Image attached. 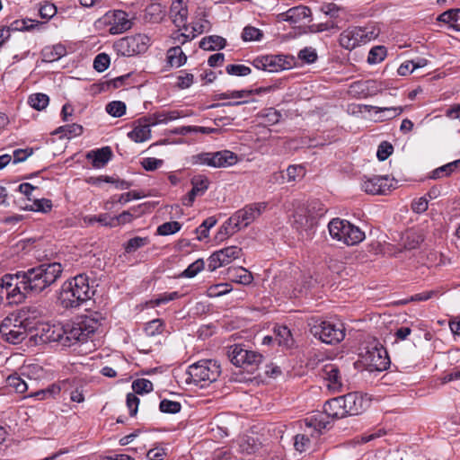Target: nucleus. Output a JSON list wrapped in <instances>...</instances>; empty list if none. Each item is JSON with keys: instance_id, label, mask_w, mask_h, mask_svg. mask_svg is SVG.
Listing matches in <instances>:
<instances>
[{"instance_id": "nucleus-1", "label": "nucleus", "mask_w": 460, "mask_h": 460, "mask_svg": "<svg viewBox=\"0 0 460 460\" xmlns=\"http://www.w3.org/2000/svg\"><path fill=\"white\" fill-rule=\"evenodd\" d=\"M63 272V267L59 262L42 263L27 270L16 272L17 293L22 290L26 295H37L53 285Z\"/></svg>"}, {"instance_id": "nucleus-2", "label": "nucleus", "mask_w": 460, "mask_h": 460, "mask_svg": "<svg viewBox=\"0 0 460 460\" xmlns=\"http://www.w3.org/2000/svg\"><path fill=\"white\" fill-rule=\"evenodd\" d=\"M104 318L95 312L89 315L82 316L77 323L66 324L65 327H49V335L46 341H57L64 346H71L75 342L86 341L91 334H93L102 324Z\"/></svg>"}, {"instance_id": "nucleus-3", "label": "nucleus", "mask_w": 460, "mask_h": 460, "mask_svg": "<svg viewBox=\"0 0 460 460\" xmlns=\"http://www.w3.org/2000/svg\"><path fill=\"white\" fill-rule=\"evenodd\" d=\"M93 294L88 277L79 274L63 283L59 300L64 308H76L89 300Z\"/></svg>"}, {"instance_id": "nucleus-4", "label": "nucleus", "mask_w": 460, "mask_h": 460, "mask_svg": "<svg viewBox=\"0 0 460 460\" xmlns=\"http://www.w3.org/2000/svg\"><path fill=\"white\" fill-rule=\"evenodd\" d=\"M29 313V308H22L10 314L2 321L0 333L6 341L18 344L25 340L28 331L32 328Z\"/></svg>"}, {"instance_id": "nucleus-5", "label": "nucleus", "mask_w": 460, "mask_h": 460, "mask_svg": "<svg viewBox=\"0 0 460 460\" xmlns=\"http://www.w3.org/2000/svg\"><path fill=\"white\" fill-rule=\"evenodd\" d=\"M220 373V365L216 360L202 359L188 367L187 382L205 387L217 381Z\"/></svg>"}, {"instance_id": "nucleus-6", "label": "nucleus", "mask_w": 460, "mask_h": 460, "mask_svg": "<svg viewBox=\"0 0 460 460\" xmlns=\"http://www.w3.org/2000/svg\"><path fill=\"white\" fill-rule=\"evenodd\" d=\"M310 332L321 341L327 344H337L345 338V328L341 322L312 319Z\"/></svg>"}, {"instance_id": "nucleus-7", "label": "nucleus", "mask_w": 460, "mask_h": 460, "mask_svg": "<svg viewBox=\"0 0 460 460\" xmlns=\"http://www.w3.org/2000/svg\"><path fill=\"white\" fill-rule=\"evenodd\" d=\"M328 229L332 239L347 245H356L365 239V233L359 227L338 217L330 221Z\"/></svg>"}, {"instance_id": "nucleus-8", "label": "nucleus", "mask_w": 460, "mask_h": 460, "mask_svg": "<svg viewBox=\"0 0 460 460\" xmlns=\"http://www.w3.org/2000/svg\"><path fill=\"white\" fill-rule=\"evenodd\" d=\"M237 162V155L229 150L202 152L190 157L192 165H207L213 168L229 167Z\"/></svg>"}, {"instance_id": "nucleus-9", "label": "nucleus", "mask_w": 460, "mask_h": 460, "mask_svg": "<svg viewBox=\"0 0 460 460\" xmlns=\"http://www.w3.org/2000/svg\"><path fill=\"white\" fill-rule=\"evenodd\" d=\"M267 206L266 202L252 203L236 211L227 221V226L232 227L230 234H233L252 224L265 211Z\"/></svg>"}, {"instance_id": "nucleus-10", "label": "nucleus", "mask_w": 460, "mask_h": 460, "mask_svg": "<svg viewBox=\"0 0 460 460\" xmlns=\"http://www.w3.org/2000/svg\"><path fill=\"white\" fill-rule=\"evenodd\" d=\"M150 45V39L146 34H136L118 40L113 48L119 55L132 57L145 53Z\"/></svg>"}, {"instance_id": "nucleus-11", "label": "nucleus", "mask_w": 460, "mask_h": 460, "mask_svg": "<svg viewBox=\"0 0 460 460\" xmlns=\"http://www.w3.org/2000/svg\"><path fill=\"white\" fill-rule=\"evenodd\" d=\"M376 37V34L375 31H368L367 28L351 27L341 33L339 42L343 49L352 50L362 44H366Z\"/></svg>"}, {"instance_id": "nucleus-12", "label": "nucleus", "mask_w": 460, "mask_h": 460, "mask_svg": "<svg viewBox=\"0 0 460 460\" xmlns=\"http://www.w3.org/2000/svg\"><path fill=\"white\" fill-rule=\"evenodd\" d=\"M104 22L110 25L111 34H120L132 28L133 21L128 14L122 10L110 11L105 13Z\"/></svg>"}, {"instance_id": "nucleus-13", "label": "nucleus", "mask_w": 460, "mask_h": 460, "mask_svg": "<svg viewBox=\"0 0 460 460\" xmlns=\"http://www.w3.org/2000/svg\"><path fill=\"white\" fill-rule=\"evenodd\" d=\"M341 397L346 417L359 415L369 407V400L358 392L349 393Z\"/></svg>"}, {"instance_id": "nucleus-14", "label": "nucleus", "mask_w": 460, "mask_h": 460, "mask_svg": "<svg viewBox=\"0 0 460 460\" xmlns=\"http://www.w3.org/2000/svg\"><path fill=\"white\" fill-rule=\"evenodd\" d=\"M314 217L305 209H298L294 214L293 227L302 240L311 239L314 233Z\"/></svg>"}, {"instance_id": "nucleus-15", "label": "nucleus", "mask_w": 460, "mask_h": 460, "mask_svg": "<svg viewBox=\"0 0 460 460\" xmlns=\"http://www.w3.org/2000/svg\"><path fill=\"white\" fill-rule=\"evenodd\" d=\"M391 184L387 176L371 175L363 176L361 189L367 194H384L389 190Z\"/></svg>"}, {"instance_id": "nucleus-16", "label": "nucleus", "mask_w": 460, "mask_h": 460, "mask_svg": "<svg viewBox=\"0 0 460 460\" xmlns=\"http://www.w3.org/2000/svg\"><path fill=\"white\" fill-rule=\"evenodd\" d=\"M322 378L326 382L328 389L332 393L342 391V378L339 367L332 363L325 364L320 373Z\"/></svg>"}, {"instance_id": "nucleus-17", "label": "nucleus", "mask_w": 460, "mask_h": 460, "mask_svg": "<svg viewBox=\"0 0 460 460\" xmlns=\"http://www.w3.org/2000/svg\"><path fill=\"white\" fill-rule=\"evenodd\" d=\"M17 285V276L15 274H5L0 279V288L3 293L5 290V296L11 303H21L25 298V293L22 290L17 293L15 287Z\"/></svg>"}, {"instance_id": "nucleus-18", "label": "nucleus", "mask_w": 460, "mask_h": 460, "mask_svg": "<svg viewBox=\"0 0 460 460\" xmlns=\"http://www.w3.org/2000/svg\"><path fill=\"white\" fill-rule=\"evenodd\" d=\"M253 65L258 69L268 72H278L288 68L282 56H265L258 58L253 61Z\"/></svg>"}, {"instance_id": "nucleus-19", "label": "nucleus", "mask_w": 460, "mask_h": 460, "mask_svg": "<svg viewBox=\"0 0 460 460\" xmlns=\"http://www.w3.org/2000/svg\"><path fill=\"white\" fill-rule=\"evenodd\" d=\"M87 160L92 162L94 168H102L112 157V151L110 146L89 151L85 155Z\"/></svg>"}, {"instance_id": "nucleus-20", "label": "nucleus", "mask_w": 460, "mask_h": 460, "mask_svg": "<svg viewBox=\"0 0 460 460\" xmlns=\"http://www.w3.org/2000/svg\"><path fill=\"white\" fill-rule=\"evenodd\" d=\"M170 12L175 26L179 28L182 27L187 31L189 28L185 23L188 17V10L183 1H172Z\"/></svg>"}, {"instance_id": "nucleus-21", "label": "nucleus", "mask_w": 460, "mask_h": 460, "mask_svg": "<svg viewBox=\"0 0 460 460\" xmlns=\"http://www.w3.org/2000/svg\"><path fill=\"white\" fill-rule=\"evenodd\" d=\"M327 417L324 412H318L304 420L305 426L309 429L312 437H317L322 429L327 428L329 421L325 420Z\"/></svg>"}, {"instance_id": "nucleus-22", "label": "nucleus", "mask_w": 460, "mask_h": 460, "mask_svg": "<svg viewBox=\"0 0 460 460\" xmlns=\"http://www.w3.org/2000/svg\"><path fill=\"white\" fill-rule=\"evenodd\" d=\"M280 15L283 21L296 24L301 22L305 18L311 17L312 12L307 6L298 5L288 9Z\"/></svg>"}, {"instance_id": "nucleus-23", "label": "nucleus", "mask_w": 460, "mask_h": 460, "mask_svg": "<svg viewBox=\"0 0 460 460\" xmlns=\"http://www.w3.org/2000/svg\"><path fill=\"white\" fill-rule=\"evenodd\" d=\"M69 385V380H63L58 384H52L45 389L38 390L34 393H31L28 397H33L37 400H45L53 398L58 395L62 389H66Z\"/></svg>"}, {"instance_id": "nucleus-24", "label": "nucleus", "mask_w": 460, "mask_h": 460, "mask_svg": "<svg viewBox=\"0 0 460 460\" xmlns=\"http://www.w3.org/2000/svg\"><path fill=\"white\" fill-rule=\"evenodd\" d=\"M166 15V6L160 3H152L145 9L144 20L150 23L161 22Z\"/></svg>"}, {"instance_id": "nucleus-25", "label": "nucleus", "mask_w": 460, "mask_h": 460, "mask_svg": "<svg viewBox=\"0 0 460 460\" xmlns=\"http://www.w3.org/2000/svg\"><path fill=\"white\" fill-rule=\"evenodd\" d=\"M367 359L369 365L377 371L386 369L389 365V358L385 349L375 348L372 351H368Z\"/></svg>"}, {"instance_id": "nucleus-26", "label": "nucleus", "mask_w": 460, "mask_h": 460, "mask_svg": "<svg viewBox=\"0 0 460 460\" xmlns=\"http://www.w3.org/2000/svg\"><path fill=\"white\" fill-rule=\"evenodd\" d=\"M323 412L332 419H341L346 417L342 397H335L327 401L323 406Z\"/></svg>"}, {"instance_id": "nucleus-27", "label": "nucleus", "mask_w": 460, "mask_h": 460, "mask_svg": "<svg viewBox=\"0 0 460 460\" xmlns=\"http://www.w3.org/2000/svg\"><path fill=\"white\" fill-rule=\"evenodd\" d=\"M187 61V56L180 46L170 48L166 51V64L169 67H181Z\"/></svg>"}, {"instance_id": "nucleus-28", "label": "nucleus", "mask_w": 460, "mask_h": 460, "mask_svg": "<svg viewBox=\"0 0 460 460\" xmlns=\"http://www.w3.org/2000/svg\"><path fill=\"white\" fill-rule=\"evenodd\" d=\"M402 240L404 250H414L424 241V234L421 230L411 229L403 234Z\"/></svg>"}, {"instance_id": "nucleus-29", "label": "nucleus", "mask_w": 460, "mask_h": 460, "mask_svg": "<svg viewBox=\"0 0 460 460\" xmlns=\"http://www.w3.org/2000/svg\"><path fill=\"white\" fill-rule=\"evenodd\" d=\"M437 21L447 24L454 31H460V8L445 11L438 16Z\"/></svg>"}, {"instance_id": "nucleus-30", "label": "nucleus", "mask_w": 460, "mask_h": 460, "mask_svg": "<svg viewBox=\"0 0 460 460\" xmlns=\"http://www.w3.org/2000/svg\"><path fill=\"white\" fill-rule=\"evenodd\" d=\"M128 137L136 143H142L151 137V129L139 119L137 125L128 133Z\"/></svg>"}, {"instance_id": "nucleus-31", "label": "nucleus", "mask_w": 460, "mask_h": 460, "mask_svg": "<svg viewBox=\"0 0 460 460\" xmlns=\"http://www.w3.org/2000/svg\"><path fill=\"white\" fill-rule=\"evenodd\" d=\"M247 355L248 349H244L243 346L239 344L231 346L228 349V357L230 361L236 367H243L245 366Z\"/></svg>"}, {"instance_id": "nucleus-32", "label": "nucleus", "mask_w": 460, "mask_h": 460, "mask_svg": "<svg viewBox=\"0 0 460 460\" xmlns=\"http://www.w3.org/2000/svg\"><path fill=\"white\" fill-rule=\"evenodd\" d=\"M228 275L231 280L243 285H249L253 279L252 273L243 267L229 269Z\"/></svg>"}, {"instance_id": "nucleus-33", "label": "nucleus", "mask_w": 460, "mask_h": 460, "mask_svg": "<svg viewBox=\"0 0 460 460\" xmlns=\"http://www.w3.org/2000/svg\"><path fill=\"white\" fill-rule=\"evenodd\" d=\"M226 45V39L217 35L205 37L199 42V48L208 51L215 50L216 49H224Z\"/></svg>"}, {"instance_id": "nucleus-34", "label": "nucleus", "mask_w": 460, "mask_h": 460, "mask_svg": "<svg viewBox=\"0 0 460 460\" xmlns=\"http://www.w3.org/2000/svg\"><path fill=\"white\" fill-rule=\"evenodd\" d=\"M66 53V48L60 44L46 47L42 50L43 61L54 62L65 56Z\"/></svg>"}, {"instance_id": "nucleus-35", "label": "nucleus", "mask_w": 460, "mask_h": 460, "mask_svg": "<svg viewBox=\"0 0 460 460\" xmlns=\"http://www.w3.org/2000/svg\"><path fill=\"white\" fill-rule=\"evenodd\" d=\"M270 89V88H259L255 91L252 90H240V91H228L226 93H221L215 95L216 100H226L229 98L234 99H241L243 97L250 96L253 93V92H256L257 93H260L261 92H267Z\"/></svg>"}, {"instance_id": "nucleus-36", "label": "nucleus", "mask_w": 460, "mask_h": 460, "mask_svg": "<svg viewBox=\"0 0 460 460\" xmlns=\"http://www.w3.org/2000/svg\"><path fill=\"white\" fill-rule=\"evenodd\" d=\"M42 23L31 20V19H21V20H15L12 22L8 26H5L8 31H30L39 25H41Z\"/></svg>"}, {"instance_id": "nucleus-37", "label": "nucleus", "mask_w": 460, "mask_h": 460, "mask_svg": "<svg viewBox=\"0 0 460 460\" xmlns=\"http://www.w3.org/2000/svg\"><path fill=\"white\" fill-rule=\"evenodd\" d=\"M8 387L13 389L14 392L23 394L28 390V385L18 374L14 373L6 378Z\"/></svg>"}, {"instance_id": "nucleus-38", "label": "nucleus", "mask_w": 460, "mask_h": 460, "mask_svg": "<svg viewBox=\"0 0 460 460\" xmlns=\"http://www.w3.org/2000/svg\"><path fill=\"white\" fill-rule=\"evenodd\" d=\"M191 194L201 196L208 189L209 181L207 177L199 175L191 179Z\"/></svg>"}, {"instance_id": "nucleus-39", "label": "nucleus", "mask_w": 460, "mask_h": 460, "mask_svg": "<svg viewBox=\"0 0 460 460\" xmlns=\"http://www.w3.org/2000/svg\"><path fill=\"white\" fill-rule=\"evenodd\" d=\"M460 166V159L456 160L454 162L448 163L443 166H440L435 169L431 172L432 179H439L443 176L450 175L454 171H456Z\"/></svg>"}, {"instance_id": "nucleus-40", "label": "nucleus", "mask_w": 460, "mask_h": 460, "mask_svg": "<svg viewBox=\"0 0 460 460\" xmlns=\"http://www.w3.org/2000/svg\"><path fill=\"white\" fill-rule=\"evenodd\" d=\"M275 333L279 345L290 347L293 344L291 332L287 326H278L275 328Z\"/></svg>"}, {"instance_id": "nucleus-41", "label": "nucleus", "mask_w": 460, "mask_h": 460, "mask_svg": "<svg viewBox=\"0 0 460 460\" xmlns=\"http://www.w3.org/2000/svg\"><path fill=\"white\" fill-rule=\"evenodd\" d=\"M225 265L231 263L242 254V249L237 246H229L218 251Z\"/></svg>"}, {"instance_id": "nucleus-42", "label": "nucleus", "mask_w": 460, "mask_h": 460, "mask_svg": "<svg viewBox=\"0 0 460 460\" xmlns=\"http://www.w3.org/2000/svg\"><path fill=\"white\" fill-rule=\"evenodd\" d=\"M29 104L37 111L45 109L49 102V98L45 93H33L29 97Z\"/></svg>"}, {"instance_id": "nucleus-43", "label": "nucleus", "mask_w": 460, "mask_h": 460, "mask_svg": "<svg viewBox=\"0 0 460 460\" xmlns=\"http://www.w3.org/2000/svg\"><path fill=\"white\" fill-rule=\"evenodd\" d=\"M56 133H61L64 137L72 138L83 133V127L75 123L61 126L57 129Z\"/></svg>"}, {"instance_id": "nucleus-44", "label": "nucleus", "mask_w": 460, "mask_h": 460, "mask_svg": "<svg viewBox=\"0 0 460 460\" xmlns=\"http://www.w3.org/2000/svg\"><path fill=\"white\" fill-rule=\"evenodd\" d=\"M375 113H384L383 119H392L399 116L404 110L403 107H372Z\"/></svg>"}, {"instance_id": "nucleus-45", "label": "nucleus", "mask_w": 460, "mask_h": 460, "mask_svg": "<svg viewBox=\"0 0 460 460\" xmlns=\"http://www.w3.org/2000/svg\"><path fill=\"white\" fill-rule=\"evenodd\" d=\"M386 57V49L384 46H376L368 53L367 62L371 65L378 64Z\"/></svg>"}, {"instance_id": "nucleus-46", "label": "nucleus", "mask_w": 460, "mask_h": 460, "mask_svg": "<svg viewBox=\"0 0 460 460\" xmlns=\"http://www.w3.org/2000/svg\"><path fill=\"white\" fill-rule=\"evenodd\" d=\"M105 110L111 116L119 118L126 112V104L120 101H113L106 105Z\"/></svg>"}, {"instance_id": "nucleus-47", "label": "nucleus", "mask_w": 460, "mask_h": 460, "mask_svg": "<svg viewBox=\"0 0 460 460\" xmlns=\"http://www.w3.org/2000/svg\"><path fill=\"white\" fill-rule=\"evenodd\" d=\"M262 355L260 353H257L252 350H248V355L246 357L245 360V366H243V368H246L247 371H253L255 370L259 365L262 362Z\"/></svg>"}, {"instance_id": "nucleus-48", "label": "nucleus", "mask_w": 460, "mask_h": 460, "mask_svg": "<svg viewBox=\"0 0 460 460\" xmlns=\"http://www.w3.org/2000/svg\"><path fill=\"white\" fill-rule=\"evenodd\" d=\"M205 267V262L202 259H198L191 264L188 266L186 270H184L180 275L182 278H193L199 272H200Z\"/></svg>"}, {"instance_id": "nucleus-49", "label": "nucleus", "mask_w": 460, "mask_h": 460, "mask_svg": "<svg viewBox=\"0 0 460 460\" xmlns=\"http://www.w3.org/2000/svg\"><path fill=\"white\" fill-rule=\"evenodd\" d=\"M181 225L178 221L165 222L157 227V234L169 235L181 230Z\"/></svg>"}, {"instance_id": "nucleus-50", "label": "nucleus", "mask_w": 460, "mask_h": 460, "mask_svg": "<svg viewBox=\"0 0 460 460\" xmlns=\"http://www.w3.org/2000/svg\"><path fill=\"white\" fill-rule=\"evenodd\" d=\"M217 224V219L214 217H209L205 219L202 224L196 229L198 240L201 241L208 236V232L211 227Z\"/></svg>"}, {"instance_id": "nucleus-51", "label": "nucleus", "mask_w": 460, "mask_h": 460, "mask_svg": "<svg viewBox=\"0 0 460 460\" xmlns=\"http://www.w3.org/2000/svg\"><path fill=\"white\" fill-rule=\"evenodd\" d=\"M159 409L164 413L175 414L181 411V404L176 401L164 399L160 402Z\"/></svg>"}, {"instance_id": "nucleus-52", "label": "nucleus", "mask_w": 460, "mask_h": 460, "mask_svg": "<svg viewBox=\"0 0 460 460\" xmlns=\"http://www.w3.org/2000/svg\"><path fill=\"white\" fill-rule=\"evenodd\" d=\"M144 331L149 337L160 334L164 331V323L161 319L152 320L146 324Z\"/></svg>"}, {"instance_id": "nucleus-53", "label": "nucleus", "mask_w": 460, "mask_h": 460, "mask_svg": "<svg viewBox=\"0 0 460 460\" xmlns=\"http://www.w3.org/2000/svg\"><path fill=\"white\" fill-rule=\"evenodd\" d=\"M132 389L135 394H143L153 390V384L148 379H137L132 383Z\"/></svg>"}, {"instance_id": "nucleus-54", "label": "nucleus", "mask_w": 460, "mask_h": 460, "mask_svg": "<svg viewBox=\"0 0 460 460\" xmlns=\"http://www.w3.org/2000/svg\"><path fill=\"white\" fill-rule=\"evenodd\" d=\"M181 117V112L179 111H163L155 113V119L158 120V123H167L168 121H172Z\"/></svg>"}, {"instance_id": "nucleus-55", "label": "nucleus", "mask_w": 460, "mask_h": 460, "mask_svg": "<svg viewBox=\"0 0 460 460\" xmlns=\"http://www.w3.org/2000/svg\"><path fill=\"white\" fill-rule=\"evenodd\" d=\"M262 35L263 34L260 29L252 26H246L243 31L242 39L244 41L260 40Z\"/></svg>"}, {"instance_id": "nucleus-56", "label": "nucleus", "mask_w": 460, "mask_h": 460, "mask_svg": "<svg viewBox=\"0 0 460 460\" xmlns=\"http://www.w3.org/2000/svg\"><path fill=\"white\" fill-rule=\"evenodd\" d=\"M111 63V59L108 54L100 53L98 54L93 60V68L98 72L105 71Z\"/></svg>"}, {"instance_id": "nucleus-57", "label": "nucleus", "mask_w": 460, "mask_h": 460, "mask_svg": "<svg viewBox=\"0 0 460 460\" xmlns=\"http://www.w3.org/2000/svg\"><path fill=\"white\" fill-rule=\"evenodd\" d=\"M149 243V240L147 237H139L136 236L134 238H131L128 241L125 250L127 252H132L137 250L138 248H141L145 245H146Z\"/></svg>"}, {"instance_id": "nucleus-58", "label": "nucleus", "mask_w": 460, "mask_h": 460, "mask_svg": "<svg viewBox=\"0 0 460 460\" xmlns=\"http://www.w3.org/2000/svg\"><path fill=\"white\" fill-rule=\"evenodd\" d=\"M226 71L228 75H237V76H245L251 74V68L244 65H235L231 64L226 66Z\"/></svg>"}, {"instance_id": "nucleus-59", "label": "nucleus", "mask_w": 460, "mask_h": 460, "mask_svg": "<svg viewBox=\"0 0 460 460\" xmlns=\"http://www.w3.org/2000/svg\"><path fill=\"white\" fill-rule=\"evenodd\" d=\"M310 438L306 434H297L295 437L294 447L299 452H305L310 447Z\"/></svg>"}, {"instance_id": "nucleus-60", "label": "nucleus", "mask_w": 460, "mask_h": 460, "mask_svg": "<svg viewBox=\"0 0 460 460\" xmlns=\"http://www.w3.org/2000/svg\"><path fill=\"white\" fill-rule=\"evenodd\" d=\"M137 208H132L130 210L123 211L119 216L111 217V221L113 222L114 226L117 225H124L131 222L134 218V214L132 211L137 212Z\"/></svg>"}, {"instance_id": "nucleus-61", "label": "nucleus", "mask_w": 460, "mask_h": 460, "mask_svg": "<svg viewBox=\"0 0 460 460\" xmlns=\"http://www.w3.org/2000/svg\"><path fill=\"white\" fill-rule=\"evenodd\" d=\"M52 208V202L48 199H34L31 210L37 212H48Z\"/></svg>"}, {"instance_id": "nucleus-62", "label": "nucleus", "mask_w": 460, "mask_h": 460, "mask_svg": "<svg viewBox=\"0 0 460 460\" xmlns=\"http://www.w3.org/2000/svg\"><path fill=\"white\" fill-rule=\"evenodd\" d=\"M84 222L92 225L95 222H98L105 226H114L113 222L111 221V217H109L108 214H101L99 216H91L84 218Z\"/></svg>"}, {"instance_id": "nucleus-63", "label": "nucleus", "mask_w": 460, "mask_h": 460, "mask_svg": "<svg viewBox=\"0 0 460 460\" xmlns=\"http://www.w3.org/2000/svg\"><path fill=\"white\" fill-rule=\"evenodd\" d=\"M393 150V146L390 143L384 141L378 146L376 156L380 161H385L392 155Z\"/></svg>"}, {"instance_id": "nucleus-64", "label": "nucleus", "mask_w": 460, "mask_h": 460, "mask_svg": "<svg viewBox=\"0 0 460 460\" xmlns=\"http://www.w3.org/2000/svg\"><path fill=\"white\" fill-rule=\"evenodd\" d=\"M226 266L219 255L218 251L213 252L208 259V270L209 271H215L217 269Z\"/></svg>"}]
</instances>
